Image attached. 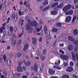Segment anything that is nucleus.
<instances>
[{"label": "nucleus", "instance_id": "f257e3e1", "mask_svg": "<svg viewBox=\"0 0 78 78\" xmlns=\"http://www.w3.org/2000/svg\"><path fill=\"white\" fill-rule=\"evenodd\" d=\"M28 23L30 25L33 26V27H36L37 26V24L36 23V22H34V21L31 22V20L30 19H28L27 20Z\"/></svg>", "mask_w": 78, "mask_h": 78}, {"label": "nucleus", "instance_id": "f03ea898", "mask_svg": "<svg viewBox=\"0 0 78 78\" xmlns=\"http://www.w3.org/2000/svg\"><path fill=\"white\" fill-rule=\"evenodd\" d=\"M26 30H30L29 32H28V33H31L33 31V29H31V27L28 24H27L26 26Z\"/></svg>", "mask_w": 78, "mask_h": 78}, {"label": "nucleus", "instance_id": "7ed1b4c3", "mask_svg": "<svg viewBox=\"0 0 78 78\" xmlns=\"http://www.w3.org/2000/svg\"><path fill=\"white\" fill-rule=\"evenodd\" d=\"M60 57L61 59L63 60H67L68 58H69V57H68V56L64 55H60Z\"/></svg>", "mask_w": 78, "mask_h": 78}, {"label": "nucleus", "instance_id": "20e7f679", "mask_svg": "<svg viewBox=\"0 0 78 78\" xmlns=\"http://www.w3.org/2000/svg\"><path fill=\"white\" fill-rule=\"evenodd\" d=\"M23 62L24 63L25 65L26 66L28 67L29 66H30V64H31V62L29 61H27V62H26L25 60L23 61Z\"/></svg>", "mask_w": 78, "mask_h": 78}, {"label": "nucleus", "instance_id": "39448f33", "mask_svg": "<svg viewBox=\"0 0 78 78\" xmlns=\"http://www.w3.org/2000/svg\"><path fill=\"white\" fill-rule=\"evenodd\" d=\"M48 73L50 75H53L55 73V71L52 70L51 69H49Z\"/></svg>", "mask_w": 78, "mask_h": 78}, {"label": "nucleus", "instance_id": "423d86ee", "mask_svg": "<svg viewBox=\"0 0 78 78\" xmlns=\"http://www.w3.org/2000/svg\"><path fill=\"white\" fill-rule=\"evenodd\" d=\"M69 10V4H68L65 7L63 8V12H66Z\"/></svg>", "mask_w": 78, "mask_h": 78}, {"label": "nucleus", "instance_id": "0eeeda50", "mask_svg": "<svg viewBox=\"0 0 78 78\" xmlns=\"http://www.w3.org/2000/svg\"><path fill=\"white\" fill-rule=\"evenodd\" d=\"M28 44L27 43L25 44L24 46V48L23 49V50L24 51H26V50H27L28 49Z\"/></svg>", "mask_w": 78, "mask_h": 78}, {"label": "nucleus", "instance_id": "6e6552de", "mask_svg": "<svg viewBox=\"0 0 78 78\" xmlns=\"http://www.w3.org/2000/svg\"><path fill=\"white\" fill-rule=\"evenodd\" d=\"M17 70L18 72H22V67L20 66H19L17 68Z\"/></svg>", "mask_w": 78, "mask_h": 78}, {"label": "nucleus", "instance_id": "1a4fd4ad", "mask_svg": "<svg viewBox=\"0 0 78 78\" xmlns=\"http://www.w3.org/2000/svg\"><path fill=\"white\" fill-rule=\"evenodd\" d=\"M34 70L35 72H37V70H38V67L37 66L36 64H35L34 65Z\"/></svg>", "mask_w": 78, "mask_h": 78}, {"label": "nucleus", "instance_id": "9d476101", "mask_svg": "<svg viewBox=\"0 0 78 78\" xmlns=\"http://www.w3.org/2000/svg\"><path fill=\"white\" fill-rule=\"evenodd\" d=\"M51 13L52 15H56L58 13V12L57 11L55 10L53 11H51Z\"/></svg>", "mask_w": 78, "mask_h": 78}, {"label": "nucleus", "instance_id": "9b49d317", "mask_svg": "<svg viewBox=\"0 0 78 78\" xmlns=\"http://www.w3.org/2000/svg\"><path fill=\"white\" fill-rule=\"evenodd\" d=\"M12 18L13 19H15V20H17V15H16L14 14H13L12 16Z\"/></svg>", "mask_w": 78, "mask_h": 78}, {"label": "nucleus", "instance_id": "f8f14e48", "mask_svg": "<svg viewBox=\"0 0 78 78\" xmlns=\"http://www.w3.org/2000/svg\"><path fill=\"white\" fill-rule=\"evenodd\" d=\"M32 39L33 44L34 45L36 44V39L35 38H32Z\"/></svg>", "mask_w": 78, "mask_h": 78}, {"label": "nucleus", "instance_id": "ddd939ff", "mask_svg": "<svg viewBox=\"0 0 78 78\" xmlns=\"http://www.w3.org/2000/svg\"><path fill=\"white\" fill-rule=\"evenodd\" d=\"M71 55L73 60H74V61H75V57H76V56H75V53L72 52L71 53Z\"/></svg>", "mask_w": 78, "mask_h": 78}, {"label": "nucleus", "instance_id": "4468645a", "mask_svg": "<svg viewBox=\"0 0 78 78\" xmlns=\"http://www.w3.org/2000/svg\"><path fill=\"white\" fill-rule=\"evenodd\" d=\"M73 33L74 34L75 36H76V35H77L78 34V30L76 29H75L73 31Z\"/></svg>", "mask_w": 78, "mask_h": 78}, {"label": "nucleus", "instance_id": "2eb2a0df", "mask_svg": "<svg viewBox=\"0 0 78 78\" xmlns=\"http://www.w3.org/2000/svg\"><path fill=\"white\" fill-rule=\"evenodd\" d=\"M69 50H72L73 49V46L72 45H69Z\"/></svg>", "mask_w": 78, "mask_h": 78}, {"label": "nucleus", "instance_id": "dca6fc26", "mask_svg": "<svg viewBox=\"0 0 78 78\" xmlns=\"http://www.w3.org/2000/svg\"><path fill=\"white\" fill-rule=\"evenodd\" d=\"M58 5V2H56L52 4L51 5V8H54V7H55V6H56L57 5Z\"/></svg>", "mask_w": 78, "mask_h": 78}, {"label": "nucleus", "instance_id": "f3484780", "mask_svg": "<svg viewBox=\"0 0 78 78\" xmlns=\"http://www.w3.org/2000/svg\"><path fill=\"white\" fill-rule=\"evenodd\" d=\"M53 68H54V69H58V70H61V68L59 66H54Z\"/></svg>", "mask_w": 78, "mask_h": 78}, {"label": "nucleus", "instance_id": "a211bd4d", "mask_svg": "<svg viewBox=\"0 0 78 78\" xmlns=\"http://www.w3.org/2000/svg\"><path fill=\"white\" fill-rule=\"evenodd\" d=\"M73 68L72 67L70 66L69 67V72H73Z\"/></svg>", "mask_w": 78, "mask_h": 78}, {"label": "nucleus", "instance_id": "6ab92c4d", "mask_svg": "<svg viewBox=\"0 0 78 78\" xmlns=\"http://www.w3.org/2000/svg\"><path fill=\"white\" fill-rule=\"evenodd\" d=\"M2 57L4 61L5 62H7V60H6V55H3Z\"/></svg>", "mask_w": 78, "mask_h": 78}, {"label": "nucleus", "instance_id": "aec40b11", "mask_svg": "<svg viewBox=\"0 0 78 78\" xmlns=\"http://www.w3.org/2000/svg\"><path fill=\"white\" fill-rule=\"evenodd\" d=\"M77 16L76 15H75L73 17V19L72 22L74 23V22L75 21V20L76 19Z\"/></svg>", "mask_w": 78, "mask_h": 78}, {"label": "nucleus", "instance_id": "412c9836", "mask_svg": "<svg viewBox=\"0 0 78 78\" xmlns=\"http://www.w3.org/2000/svg\"><path fill=\"white\" fill-rule=\"evenodd\" d=\"M49 8H50V5H48L47 7H46L45 8H44L43 10V11H47V10H48V9H49Z\"/></svg>", "mask_w": 78, "mask_h": 78}, {"label": "nucleus", "instance_id": "4be33fe9", "mask_svg": "<svg viewBox=\"0 0 78 78\" xmlns=\"http://www.w3.org/2000/svg\"><path fill=\"white\" fill-rule=\"evenodd\" d=\"M46 1L44 2L43 3V6H46V5H48V1H47L48 0H44Z\"/></svg>", "mask_w": 78, "mask_h": 78}, {"label": "nucleus", "instance_id": "5701e85b", "mask_svg": "<svg viewBox=\"0 0 78 78\" xmlns=\"http://www.w3.org/2000/svg\"><path fill=\"white\" fill-rule=\"evenodd\" d=\"M73 13V10H70L69 11V15H72Z\"/></svg>", "mask_w": 78, "mask_h": 78}, {"label": "nucleus", "instance_id": "b1692460", "mask_svg": "<svg viewBox=\"0 0 78 78\" xmlns=\"http://www.w3.org/2000/svg\"><path fill=\"white\" fill-rule=\"evenodd\" d=\"M58 30V29L55 28H52V31L53 32H57Z\"/></svg>", "mask_w": 78, "mask_h": 78}, {"label": "nucleus", "instance_id": "393cba45", "mask_svg": "<svg viewBox=\"0 0 78 78\" xmlns=\"http://www.w3.org/2000/svg\"><path fill=\"white\" fill-rule=\"evenodd\" d=\"M69 40L70 41H74V39L72 37L69 36Z\"/></svg>", "mask_w": 78, "mask_h": 78}, {"label": "nucleus", "instance_id": "a878e982", "mask_svg": "<svg viewBox=\"0 0 78 78\" xmlns=\"http://www.w3.org/2000/svg\"><path fill=\"white\" fill-rule=\"evenodd\" d=\"M63 7V5L62 4H59L57 6V8H58L61 9Z\"/></svg>", "mask_w": 78, "mask_h": 78}, {"label": "nucleus", "instance_id": "bb28decb", "mask_svg": "<svg viewBox=\"0 0 78 78\" xmlns=\"http://www.w3.org/2000/svg\"><path fill=\"white\" fill-rule=\"evenodd\" d=\"M56 25L57 27H61V26H62V24L60 23H57L56 24Z\"/></svg>", "mask_w": 78, "mask_h": 78}, {"label": "nucleus", "instance_id": "cd10ccee", "mask_svg": "<svg viewBox=\"0 0 78 78\" xmlns=\"http://www.w3.org/2000/svg\"><path fill=\"white\" fill-rule=\"evenodd\" d=\"M62 78H69V75H65L62 76Z\"/></svg>", "mask_w": 78, "mask_h": 78}, {"label": "nucleus", "instance_id": "c85d7f7f", "mask_svg": "<svg viewBox=\"0 0 78 78\" xmlns=\"http://www.w3.org/2000/svg\"><path fill=\"white\" fill-rule=\"evenodd\" d=\"M17 56L18 58L21 57V56H22V53L20 52L18 53Z\"/></svg>", "mask_w": 78, "mask_h": 78}, {"label": "nucleus", "instance_id": "c756f323", "mask_svg": "<svg viewBox=\"0 0 78 78\" xmlns=\"http://www.w3.org/2000/svg\"><path fill=\"white\" fill-rule=\"evenodd\" d=\"M65 22H67V23H69V16H68L66 17Z\"/></svg>", "mask_w": 78, "mask_h": 78}, {"label": "nucleus", "instance_id": "7c9ffc66", "mask_svg": "<svg viewBox=\"0 0 78 78\" xmlns=\"http://www.w3.org/2000/svg\"><path fill=\"white\" fill-rule=\"evenodd\" d=\"M41 59L42 60H43V61H44V60L45 59V57H44L43 55H41Z\"/></svg>", "mask_w": 78, "mask_h": 78}, {"label": "nucleus", "instance_id": "2f4dec72", "mask_svg": "<svg viewBox=\"0 0 78 78\" xmlns=\"http://www.w3.org/2000/svg\"><path fill=\"white\" fill-rule=\"evenodd\" d=\"M10 31L11 32L12 31H13V27L11 26L9 28Z\"/></svg>", "mask_w": 78, "mask_h": 78}, {"label": "nucleus", "instance_id": "473e14b6", "mask_svg": "<svg viewBox=\"0 0 78 78\" xmlns=\"http://www.w3.org/2000/svg\"><path fill=\"white\" fill-rule=\"evenodd\" d=\"M37 52L38 56H39L40 55V52H39V49H37Z\"/></svg>", "mask_w": 78, "mask_h": 78}, {"label": "nucleus", "instance_id": "72a5a7b5", "mask_svg": "<svg viewBox=\"0 0 78 78\" xmlns=\"http://www.w3.org/2000/svg\"><path fill=\"white\" fill-rule=\"evenodd\" d=\"M6 6L5 5L3 8V12H5L6 11Z\"/></svg>", "mask_w": 78, "mask_h": 78}, {"label": "nucleus", "instance_id": "f704fd0d", "mask_svg": "<svg viewBox=\"0 0 78 78\" xmlns=\"http://www.w3.org/2000/svg\"><path fill=\"white\" fill-rule=\"evenodd\" d=\"M73 76L74 78H78V76L76 75L75 74L73 75Z\"/></svg>", "mask_w": 78, "mask_h": 78}, {"label": "nucleus", "instance_id": "c9c22d12", "mask_svg": "<svg viewBox=\"0 0 78 78\" xmlns=\"http://www.w3.org/2000/svg\"><path fill=\"white\" fill-rule=\"evenodd\" d=\"M74 64L73 62H71L70 63V66H73Z\"/></svg>", "mask_w": 78, "mask_h": 78}, {"label": "nucleus", "instance_id": "e433bc0d", "mask_svg": "<svg viewBox=\"0 0 78 78\" xmlns=\"http://www.w3.org/2000/svg\"><path fill=\"white\" fill-rule=\"evenodd\" d=\"M59 52H60V53H61L62 54H64V51H62V50H60L59 51Z\"/></svg>", "mask_w": 78, "mask_h": 78}, {"label": "nucleus", "instance_id": "4c0bfd02", "mask_svg": "<svg viewBox=\"0 0 78 78\" xmlns=\"http://www.w3.org/2000/svg\"><path fill=\"white\" fill-rule=\"evenodd\" d=\"M7 64L8 66H11V61H10V60H9V62L8 61H7Z\"/></svg>", "mask_w": 78, "mask_h": 78}, {"label": "nucleus", "instance_id": "58836bf2", "mask_svg": "<svg viewBox=\"0 0 78 78\" xmlns=\"http://www.w3.org/2000/svg\"><path fill=\"white\" fill-rule=\"evenodd\" d=\"M63 64L65 67H66L68 66V63H67V62L64 63Z\"/></svg>", "mask_w": 78, "mask_h": 78}, {"label": "nucleus", "instance_id": "ea45409f", "mask_svg": "<svg viewBox=\"0 0 78 78\" xmlns=\"http://www.w3.org/2000/svg\"><path fill=\"white\" fill-rule=\"evenodd\" d=\"M71 19H72V17L70 16H69V22L71 20Z\"/></svg>", "mask_w": 78, "mask_h": 78}, {"label": "nucleus", "instance_id": "a19ab883", "mask_svg": "<svg viewBox=\"0 0 78 78\" xmlns=\"http://www.w3.org/2000/svg\"><path fill=\"white\" fill-rule=\"evenodd\" d=\"M22 64V62L20 61L18 62L19 66H20Z\"/></svg>", "mask_w": 78, "mask_h": 78}, {"label": "nucleus", "instance_id": "79ce46f5", "mask_svg": "<svg viewBox=\"0 0 78 78\" xmlns=\"http://www.w3.org/2000/svg\"><path fill=\"white\" fill-rule=\"evenodd\" d=\"M56 41H55L53 45V47H55V45H56Z\"/></svg>", "mask_w": 78, "mask_h": 78}, {"label": "nucleus", "instance_id": "37998d69", "mask_svg": "<svg viewBox=\"0 0 78 78\" xmlns=\"http://www.w3.org/2000/svg\"><path fill=\"white\" fill-rule=\"evenodd\" d=\"M3 29L1 28L0 29V33H3Z\"/></svg>", "mask_w": 78, "mask_h": 78}, {"label": "nucleus", "instance_id": "c03bdc74", "mask_svg": "<svg viewBox=\"0 0 78 78\" xmlns=\"http://www.w3.org/2000/svg\"><path fill=\"white\" fill-rule=\"evenodd\" d=\"M74 43V44L76 45H78V43H77V41H73Z\"/></svg>", "mask_w": 78, "mask_h": 78}, {"label": "nucleus", "instance_id": "a18cd8bd", "mask_svg": "<svg viewBox=\"0 0 78 78\" xmlns=\"http://www.w3.org/2000/svg\"><path fill=\"white\" fill-rule=\"evenodd\" d=\"M3 73L5 75H6L7 74V73L6 71H3Z\"/></svg>", "mask_w": 78, "mask_h": 78}, {"label": "nucleus", "instance_id": "49530a36", "mask_svg": "<svg viewBox=\"0 0 78 78\" xmlns=\"http://www.w3.org/2000/svg\"><path fill=\"white\" fill-rule=\"evenodd\" d=\"M29 18V17H28V16H26L25 17V20H27Z\"/></svg>", "mask_w": 78, "mask_h": 78}, {"label": "nucleus", "instance_id": "de8ad7c7", "mask_svg": "<svg viewBox=\"0 0 78 78\" xmlns=\"http://www.w3.org/2000/svg\"><path fill=\"white\" fill-rule=\"evenodd\" d=\"M44 32L45 34H48V32H47V30H44Z\"/></svg>", "mask_w": 78, "mask_h": 78}, {"label": "nucleus", "instance_id": "09e8293b", "mask_svg": "<svg viewBox=\"0 0 78 78\" xmlns=\"http://www.w3.org/2000/svg\"><path fill=\"white\" fill-rule=\"evenodd\" d=\"M72 8V5L70 4L69 5V9H70Z\"/></svg>", "mask_w": 78, "mask_h": 78}, {"label": "nucleus", "instance_id": "8fccbe9b", "mask_svg": "<svg viewBox=\"0 0 78 78\" xmlns=\"http://www.w3.org/2000/svg\"><path fill=\"white\" fill-rule=\"evenodd\" d=\"M34 75V72L32 73L31 74V76H33Z\"/></svg>", "mask_w": 78, "mask_h": 78}, {"label": "nucleus", "instance_id": "3c124183", "mask_svg": "<svg viewBox=\"0 0 78 78\" xmlns=\"http://www.w3.org/2000/svg\"><path fill=\"white\" fill-rule=\"evenodd\" d=\"M50 78H58V77L56 76H51L50 77Z\"/></svg>", "mask_w": 78, "mask_h": 78}, {"label": "nucleus", "instance_id": "603ef678", "mask_svg": "<svg viewBox=\"0 0 78 78\" xmlns=\"http://www.w3.org/2000/svg\"><path fill=\"white\" fill-rule=\"evenodd\" d=\"M21 43H22V40H19L18 43L19 44H21Z\"/></svg>", "mask_w": 78, "mask_h": 78}, {"label": "nucleus", "instance_id": "864d4df0", "mask_svg": "<svg viewBox=\"0 0 78 78\" xmlns=\"http://www.w3.org/2000/svg\"><path fill=\"white\" fill-rule=\"evenodd\" d=\"M21 18H20L19 21V25H20V23H21Z\"/></svg>", "mask_w": 78, "mask_h": 78}, {"label": "nucleus", "instance_id": "5fc2aeb1", "mask_svg": "<svg viewBox=\"0 0 78 78\" xmlns=\"http://www.w3.org/2000/svg\"><path fill=\"white\" fill-rule=\"evenodd\" d=\"M22 78H27V76L24 75L22 76Z\"/></svg>", "mask_w": 78, "mask_h": 78}, {"label": "nucleus", "instance_id": "6e6d98bb", "mask_svg": "<svg viewBox=\"0 0 78 78\" xmlns=\"http://www.w3.org/2000/svg\"><path fill=\"white\" fill-rule=\"evenodd\" d=\"M23 34V32L22 33H21L20 34V37Z\"/></svg>", "mask_w": 78, "mask_h": 78}, {"label": "nucleus", "instance_id": "4d7b16f0", "mask_svg": "<svg viewBox=\"0 0 78 78\" xmlns=\"http://www.w3.org/2000/svg\"><path fill=\"white\" fill-rule=\"evenodd\" d=\"M14 30L15 32H16L17 31V29L16 27H15L14 29Z\"/></svg>", "mask_w": 78, "mask_h": 78}, {"label": "nucleus", "instance_id": "13d9d810", "mask_svg": "<svg viewBox=\"0 0 78 78\" xmlns=\"http://www.w3.org/2000/svg\"><path fill=\"white\" fill-rule=\"evenodd\" d=\"M78 0H74V3L75 4H76Z\"/></svg>", "mask_w": 78, "mask_h": 78}, {"label": "nucleus", "instance_id": "bf43d9fd", "mask_svg": "<svg viewBox=\"0 0 78 78\" xmlns=\"http://www.w3.org/2000/svg\"><path fill=\"white\" fill-rule=\"evenodd\" d=\"M42 40V38L41 37H40V39H39V41L40 42H41Z\"/></svg>", "mask_w": 78, "mask_h": 78}, {"label": "nucleus", "instance_id": "052dcab7", "mask_svg": "<svg viewBox=\"0 0 78 78\" xmlns=\"http://www.w3.org/2000/svg\"><path fill=\"white\" fill-rule=\"evenodd\" d=\"M14 41H13V45L14 46V45L16 44V40L15 39L14 40Z\"/></svg>", "mask_w": 78, "mask_h": 78}, {"label": "nucleus", "instance_id": "680f3d73", "mask_svg": "<svg viewBox=\"0 0 78 78\" xmlns=\"http://www.w3.org/2000/svg\"><path fill=\"white\" fill-rule=\"evenodd\" d=\"M47 39H50V36L48 35V34L47 35Z\"/></svg>", "mask_w": 78, "mask_h": 78}, {"label": "nucleus", "instance_id": "e2e57ef3", "mask_svg": "<svg viewBox=\"0 0 78 78\" xmlns=\"http://www.w3.org/2000/svg\"><path fill=\"white\" fill-rule=\"evenodd\" d=\"M59 45L60 47H63L64 46V44H60Z\"/></svg>", "mask_w": 78, "mask_h": 78}, {"label": "nucleus", "instance_id": "0e129e2a", "mask_svg": "<svg viewBox=\"0 0 78 78\" xmlns=\"http://www.w3.org/2000/svg\"><path fill=\"white\" fill-rule=\"evenodd\" d=\"M44 30H47V26H45L44 27Z\"/></svg>", "mask_w": 78, "mask_h": 78}, {"label": "nucleus", "instance_id": "69168bd1", "mask_svg": "<svg viewBox=\"0 0 78 78\" xmlns=\"http://www.w3.org/2000/svg\"><path fill=\"white\" fill-rule=\"evenodd\" d=\"M19 14L20 16H22V12L19 11Z\"/></svg>", "mask_w": 78, "mask_h": 78}, {"label": "nucleus", "instance_id": "338daca9", "mask_svg": "<svg viewBox=\"0 0 78 78\" xmlns=\"http://www.w3.org/2000/svg\"><path fill=\"white\" fill-rule=\"evenodd\" d=\"M23 69L24 70V71L26 70V67H25V66H23Z\"/></svg>", "mask_w": 78, "mask_h": 78}, {"label": "nucleus", "instance_id": "774afa93", "mask_svg": "<svg viewBox=\"0 0 78 78\" xmlns=\"http://www.w3.org/2000/svg\"><path fill=\"white\" fill-rule=\"evenodd\" d=\"M66 15H69V11L65 12Z\"/></svg>", "mask_w": 78, "mask_h": 78}]
</instances>
